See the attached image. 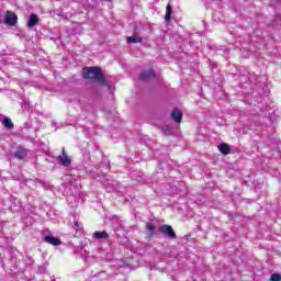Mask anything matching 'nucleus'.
<instances>
[{
    "label": "nucleus",
    "instance_id": "f257e3e1",
    "mask_svg": "<svg viewBox=\"0 0 281 281\" xmlns=\"http://www.w3.org/2000/svg\"><path fill=\"white\" fill-rule=\"evenodd\" d=\"M83 78L92 80V82H98V85H103V87H109V82L106 78H104V74H102V68L100 67L88 68L87 71L83 72Z\"/></svg>",
    "mask_w": 281,
    "mask_h": 281
},
{
    "label": "nucleus",
    "instance_id": "f03ea898",
    "mask_svg": "<svg viewBox=\"0 0 281 281\" xmlns=\"http://www.w3.org/2000/svg\"><path fill=\"white\" fill-rule=\"evenodd\" d=\"M4 23L5 25H10L11 27H14V25L19 23V16L14 12L7 11V13L4 14Z\"/></svg>",
    "mask_w": 281,
    "mask_h": 281
},
{
    "label": "nucleus",
    "instance_id": "7ed1b4c3",
    "mask_svg": "<svg viewBox=\"0 0 281 281\" xmlns=\"http://www.w3.org/2000/svg\"><path fill=\"white\" fill-rule=\"evenodd\" d=\"M159 232H161L167 238H170V240H175L177 238V233H175V229H172V226L165 224L159 227Z\"/></svg>",
    "mask_w": 281,
    "mask_h": 281
},
{
    "label": "nucleus",
    "instance_id": "20e7f679",
    "mask_svg": "<svg viewBox=\"0 0 281 281\" xmlns=\"http://www.w3.org/2000/svg\"><path fill=\"white\" fill-rule=\"evenodd\" d=\"M171 120H173V122H176L177 124H181V122L183 121V112H181V110H179L178 108H175L171 111Z\"/></svg>",
    "mask_w": 281,
    "mask_h": 281
},
{
    "label": "nucleus",
    "instance_id": "39448f33",
    "mask_svg": "<svg viewBox=\"0 0 281 281\" xmlns=\"http://www.w3.org/2000/svg\"><path fill=\"white\" fill-rule=\"evenodd\" d=\"M150 78H157V74L153 68L149 70H144L139 76V79L143 81L150 80Z\"/></svg>",
    "mask_w": 281,
    "mask_h": 281
},
{
    "label": "nucleus",
    "instance_id": "423d86ee",
    "mask_svg": "<svg viewBox=\"0 0 281 281\" xmlns=\"http://www.w3.org/2000/svg\"><path fill=\"white\" fill-rule=\"evenodd\" d=\"M36 25H38V15L32 13L29 18L26 27H29V30H32L33 27H36Z\"/></svg>",
    "mask_w": 281,
    "mask_h": 281
},
{
    "label": "nucleus",
    "instance_id": "0eeeda50",
    "mask_svg": "<svg viewBox=\"0 0 281 281\" xmlns=\"http://www.w3.org/2000/svg\"><path fill=\"white\" fill-rule=\"evenodd\" d=\"M13 157L20 160L25 159V157H27V149L23 147H18L16 151L13 154Z\"/></svg>",
    "mask_w": 281,
    "mask_h": 281
},
{
    "label": "nucleus",
    "instance_id": "6e6552de",
    "mask_svg": "<svg viewBox=\"0 0 281 281\" xmlns=\"http://www.w3.org/2000/svg\"><path fill=\"white\" fill-rule=\"evenodd\" d=\"M93 238H95L97 240H109V233H106V231L94 232Z\"/></svg>",
    "mask_w": 281,
    "mask_h": 281
},
{
    "label": "nucleus",
    "instance_id": "1a4fd4ad",
    "mask_svg": "<svg viewBox=\"0 0 281 281\" xmlns=\"http://www.w3.org/2000/svg\"><path fill=\"white\" fill-rule=\"evenodd\" d=\"M44 241L48 243V245H53L54 247H58V245H60V239L54 236H45Z\"/></svg>",
    "mask_w": 281,
    "mask_h": 281
},
{
    "label": "nucleus",
    "instance_id": "9d476101",
    "mask_svg": "<svg viewBox=\"0 0 281 281\" xmlns=\"http://www.w3.org/2000/svg\"><path fill=\"white\" fill-rule=\"evenodd\" d=\"M57 160L59 161V164H61V166H65L66 168L71 166V159L69 158V156H58Z\"/></svg>",
    "mask_w": 281,
    "mask_h": 281
},
{
    "label": "nucleus",
    "instance_id": "9b49d317",
    "mask_svg": "<svg viewBox=\"0 0 281 281\" xmlns=\"http://www.w3.org/2000/svg\"><path fill=\"white\" fill-rule=\"evenodd\" d=\"M2 124L8 131H12V128H14V123H12V120L8 116L3 119Z\"/></svg>",
    "mask_w": 281,
    "mask_h": 281
},
{
    "label": "nucleus",
    "instance_id": "f8f14e48",
    "mask_svg": "<svg viewBox=\"0 0 281 281\" xmlns=\"http://www.w3.org/2000/svg\"><path fill=\"white\" fill-rule=\"evenodd\" d=\"M172 16V4L168 3L166 7L165 21L168 23Z\"/></svg>",
    "mask_w": 281,
    "mask_h": 281
},
{
    "label": "nucleus",
    "instance_id": "ddd939ff",
    "mask_svg": "<svg viewBox=\"0 0 281 281\" xmlns=\"http://www.w3.org/2000/svg\"><path fill=\"white\" fill-rule=\"evenodd\" d=\"M218 150L222 153V155H229L232 149L229 148L228 144H221L218 145Z\"/></svg>",
    "mask_w": 281,
    "mask_h": 281
},
{
    "label": "nucleus",
    "instance_id": "4468645a",
    "mask_svg": "<svg viewBox=\"0 0 281 281\" xmlns=\"http://www.w3.org/2000/svg\"><path fill=\"white\" fill-rule=\"evenodd\" d=\"M142 37L137 34H133L132 36L127 37V43L131 45L133 43H142Z\"/></svg>",
    "mask_w": 281,
    "mask_h": 281
},
{
    "label": "nucleus",
    "instance_id": "2eb2a0df",
    "mask_svg": "<svg viewBox=\"0 0 281 281\" xmlns=\"http://www.w3.org/2000/svg\"><path fill=\"white\" fill-rule=\"evenodd\" d=\"M146 229H147V232H151L150 236H153V234L155 232V224H153L151 222H148L146 224Z\"/></svg>",
    "mask_w": 281,
    "mask_h": 281
},
{
    "label": "nucleus",
    "instance_id": "dca6fc26",
    "mask_svg": "<svg viewBox=\"0 0 281 281\" xmlns=\"http://www.w3.org/2000/svg\"><path fill=\"white\" fill-rule=\"evenodd\" d=\"M270 281H281V274L280 273H272L270 277Z\"/></svg>",
    "mask_w": 281,
    "mask_h": 281
},
{
    "label": "nucleus",
    "instance_id": "f3484780",
    "mask_svg": "<svg viewBox=\"0 0 281 281\" xmlns=\"http://www.w3.org/2000/svg\"><path fill=\"white\" fill-rule=\"evenodd\" d=\"M61 156H67V153L65 151V147L61 148Z\"/></svg>",
    "mask_w": 281,
    "mask_h": 281
},
{
    "label": "nucleus",
    "instance_id": "a211bd4d",
    "mask_svg": "<svg viewBox=\"0 0 281 281\" xmlns=\"http://www.w3.org/2000/svg\"><path fill=\"white\" fill-rule=\"evenodd\" d=\"M75 226L80 227V224H78V222H75Z\"/></svg>",
    "mask_w": 281,
    "mask_h": 281
},
{
    "label": "nucleus",
    "instance_id": "6ab92c4d",
    "mask_svg": "<svg viewBox=\"0 0 281 281\" xmlns=\"http://www.w3.org/2000/svg\"><path fill=\"white\" fill-rule=\"evenodd\" d=\"M167 131H170V127L167 126Z\"/></svg>",
    "mask_w": 281,
    "mask_h": 281
},
{
    "label": "nucleus",
    "instance_id": "aec40b11",
    "mask_svg": "<svg viewBox=\"0 0 281 281\" xmlns=\"http://www.w3.org/2000/svg\"><path fill=\"white\" fill-rule=\"evenodd\" d=\"M105 1H111V0H105Z\"/></svg>",
    "mask_w": 281,
    "mask_h": 281
}]
</instances>
